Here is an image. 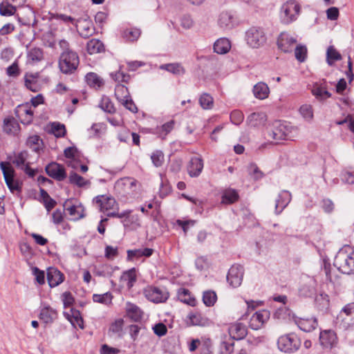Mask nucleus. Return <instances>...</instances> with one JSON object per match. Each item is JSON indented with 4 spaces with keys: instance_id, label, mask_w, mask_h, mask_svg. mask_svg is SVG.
Returning <instances> with one entry per match:
<instances>
[{
    "instance_id": "41",
    "label": "nucleus",
    "mask_w": 354,
    "mask_h": 354,
    "mask_svg": "<svg viewBox=\"0 0 354 354\" xmlns=\"http://www.w3.org/2000/svg\"><path fill=\"white\" fill-rule=\"evenodd\" d=\"M115 95L120 103L130 97L128 88L122 84H118L115 86Z\"/></svg>"
},
{
    "instance_id": "6",
    "label": "nucleus",
    "mask_w": 354,
    "mask_h": 354,
    "mask_svg": "<svg viewBox=\"0 0 354 354\" xmlns=\"http://www.w3.org/2000/svg\"><path fill=\"white\" fill-rule=\"evenodd\" d=\"M95 201L99 206L100 211L106 214L108 216L122 218L127 214L126 212L119 214L113 211L117 207V203L112 197L98 196L95 198Z\"/></svg>"
},
{
    "instance_id": "52",
    "label": "nucleus",
    "mask_w": 354,
    "mask_h": 354,
    "mask_svg": "<svg viewBox=\"0 0 354 354\" xmlns=\"http://www.w3.org/2000/svg\"><path fill=\"white\" fill-rule=\"evenodd\" d=\"M122 279L127 281V286L131 288L136 281V274L134 269L125 272L122 275Z\"/></svg>"
},
{
    "instance_id": "5",
    "label": "nucleus",
    "mask_w": 354,
    "mask_h": 354,
    "mask_svg": "<svg viewBox=\"0 0 354 354\" xmlns=\"http://www.w3.org/2000/svg\"><path fill=\"white\" fill-rule=\"evenodd\" d=\"M79 64V57L72 50L64 51L59 60V67L64 73H72Z\"/></svg>"
},
{
    "instance_id": "51",
    "label": "nucleus",
    "mask_w": 354,
    "mask_h": 354,
    "mask_svg": "<svg viewBox=\"0 0 354 354\" xmlns=\"http://www.w3.org/2000/svg\"><path fill=\"white\" fill-rule=\"evenodd\" d=\"M17 11L15 6L8 3H0V15L2 16H12L14 15Z\"/></svg>"
},
{
    "instance_id": "8",
    "label": "nucleus",
    "mask_w": 354,
    "mask_h": 354,
    "mask_svg": "<svg viewBox=\"0 0 354 354\" xmlns=\"http://www.w3.org/2000/svg\"><path fill=\"white\" fill-rule=\"evenodd\" d=\"M0 167L3 172L5 182L9 189L14 192L19 189V184L15 180V170L9 162H1Z\"/></svg>"
},
{
    "instance_id": "14",
    "label": "nucleus",
    "mask_w": 354,
    "mask_h": 354,
    "mask_svg": "<svg viewBox=\"0 0 354 354\" xmlns=\"http://www.w3.org/2000/svg\"><path fill=\"white\" fill-rule=\"evenodd\" d=\"M270 313L263 310L257 311L252 315L249 322V327L253 330L261 328L263 325L269 319Z\"/></svg>"
},
{
    "instance_id": "64",
    "label": "nucleus",
    "mask_w": 354,
    "mask_h": 354,
    "mask_svg": "<svg viewBox=\"0 0 354 354\" xmlns=\"http://www.w3.org/2000/svg\"><path fill=\"white\" fill-rule=\"evenodd\" d=\"M327 18L329 20H337L339 17V10L336 7H331L326 10Z\"/></svg>"
},
{
    "instance_id": "32",
    "label": "nucleus",
    "mask_w": 354,
    "mask_h": 354,
    "mask_svg": "<svg viewBox=\"0 0 354 354\" xmlns=\"http://www.w3.org/2000/svg\"><path fill=\"white\" fill-rule=\"evenodd\" d=\"M160 68L165 70L176 75H181L185 73V69L180 63L162 64L160 66Z\"/></svg>"
},
{
    "instance_id": "47",
    "label": "nucleus",
    "mask_w": 354,
    "mask_h": 354,
    "mask_svg": "<svg viewBox=\"0 0 354 354\" xmlns=\"http://www.w3.org/2000/svg\"><path fill=\"white\" fill-rule=\"evenodd\" d=\"M174 121L171 120L167 122L162 124L160 127L157 128L156 133L160 138H165V137L174 129Z\"/></svg>"
},
{
    "instance_id": "28",
    "label": "nucleus",
    "mask_w": 354,
    "mask_h": 354,
    "mask_svg": "<svg viewBox=\"0 0 354 354\" xmlns=\"http://www.w3.org/2000/svg\"><path fill=\"white\" fill-rule=\"evenodd\" d=\"M252 91L256 98L263 100L268 97L270 88L266 83L260 82L254 86Z\"/></svg>"
},
{
    "instance_id": "7",
    "label": "nucleus",
    "mask_w": 354,
    "mask_h": 354,
    "mask_svg": "<svg viewBox=\"0 0 354 354\" xmlns=\"http://www.w3.org/2000/svg\"><path fill=\"white\" fill-rule=\"evenodd\" d=\"M300 12L299 5L295 1L285 3L281 8L280 18L282 23L288 24L296 20Z\"/></svg>"
},
{
    "instance_id": "35",
    "label": "nucleus",
    "mask_w": 354,
    "mask_h": 354,
    "mask_svg": "<svg viewBox=\"0 0 354 354\" xmlns=\"http://www.w3.org/2000/svg\"><path fill=\"white\" fill-rule=\"evenodd\" d=\"M126 212L124 218L123 223L124 226H131L133 228H137L140 226V222L139 216L137 214H131L129 211H124Z\"/></svg>"
},
{
    "instance_id": "58",
    "label": "nucleus",
    "mask_w": 354,
    "mask_h": 354,
    "mask_svg": "<svg viewBox=\"0 0 354 354\" xmlns=\"http://www.w3.org/2000/svg\"><path fill=\"white\" fill-rule=\"evenodd\" d=\"M93 299L95 302L106 304L111 301L112 296L111 293L106 292L103 295H93Z\"/></svg>"
},
{
    "instance_id": "43",
    "label": "nucleus",
    "mask_w": 354,
    "mask_h": 354,
    "mask_svg": "<svg viewBox=\"0 0 354 354\" xmlns=\"http://www.w3.org/2000/svg\"><path fill=\"white\" fill-rule=\"evenodd\" d=\"M28 158V153L26 151H21L15 155L13 163L15 164L17 167H21L22 169L24 167H25L26 164H29L27 162Z\"/></svg>"
},
{
    "instance_id": "36",
    "label": "nucleus",
    "mask_w": 354,
    "mask_h": 354,
    "mask_svg": "<svg viewBox=\"0 0 354 354\" xmlns=\"http://www.w3.org/2000/svg\"><path fill=\"white\" fill-rule=\"evenodd\" d=\"M85 78L88 85L91 87L98 88L104 84L103 80L95 73H88Z\"/></svg>"
},
{
    "instance_id": "22",
    "label": "nucleus",
    "mask_w": 354,
    "mask_h": 354,
    "mask_svg": "<svg viewBox=\"0 0 354 354\" xmlns=\"http://www.w3.org/2000/svg\"><path fill=\"white\" fill-rule=\"evenodd\" d=\"M16 113L24 124H29L33 119V111L28 104L20 105L17 107Z\"/></svg>"
},
{
    "instance_id": "55",
    "label": "nucleus",
    "mask_w": 354,
    "mask_h": 354,
    "mask_svg": "<svg viewBox=\"0 0 354 354\" xmlns=\"http://www.w3.org/2000/svg\"><path fill=\"white\" fill-rule=\"evenodd\" d=\"M151 159L155 167H160L162 166L165 160L164 154L160 150L155 151L151 155Z\"/></svg>"
},
{
    "instance_id": "12",
    "label": "nucleus",
    "mask_w": 354,
    "mask_h": 354,
    "mask_svg": "<svg viewBox=\"0 0 354 354\" xmlns=\"http://www.w3.org/2000/svg\"><path fill=\"white\" fill-rule=\"evenodd\" d=\"M296 43L297 39L286 32H281L277 39L278 48L286 53L292 52Z\"/></svg>"
},
{
    "instance_id": "31",
    "label": "nucleus",
    "mask_w": 354,
    "mask_h": 354,
    "mask_svg": "<svg viewBox=\"0 0 354 354\" xmlns=\"http://www.w3.org/2000/svg\"><path fill=\"white\" fill-rule=\"evenodd\" d=\"M126 312L128 317L135 322L140 321L142 317V311L132 303L127 302L126 304Z\"/></svg>"
},
{
    "instance_id": "30",
    "label": "nucleus",
    "mask_w": 354,
    "mask_h": 354,
    "mask_svg": "<svg viewBox=\"0 0 354 354\" xmlns=\"http://www.w3.org/2000/svg\"><path fill=\"white\" fill-rule=\"evenodd\" d=\"M77 27L80 35L83 37H88L93 33V24L90 20L84 19L78 21Z\"/></svg>"
},
{
    "instance_id": "17",
    "label": "nucleus",
    "mask_w": 354,
    "mask_h": 354,
    "mask_svg": "<svg viewBox=\"0 0 354 354\" xmlns=\"http://www.w3.org/2000/svg\"><path fill=\"white\" fill-rule=\"evenodd\" d=\"M65 210L71 216L73 220H78L84 217V207L83 206L76 202L75 204L72 203V200H67L64 205Z\"/></svg>"
},
{
    "instance_id": "21",
    "label": "nucleus",
    "mask_w": 354,
    "mask_h": 354,
    "mask_svg": "<svg viewBox=\"0 0 354 354\" xmlns=\"http://www.w3.org/2000/svg\"><path fill=\"white\" fill-rule=\"evenodd\" d=\"M291 194L286 190L281 191L275 199V212L280 214L291 201Z\"/></svg>"
},
{
    "instance_id": "56",
    "label": "nucleus",
    "mask_w": 354,
    "mask_h": 354,
    "mask_svg": "<svg viewBox=\"0 0 354 354\" xmlns=\"http://www.w3.org/2000/svg\"><path fill=\"white\" fill-rule=\"evenodd\" d=\"M307 48L305 46L298 45L295 47V55L296 59L300 62H304L306 57Z\"/></svg>"
},
{
    "instance_id": "53",
    "label": "nucleus",
    "mask_w": 354,
    "mask_h": 354,
    "mask_svg": "<svg viewBox=\"0 0 354 354\" xmlns=\"http://www.w3.org/2000/svg\"><path fill=\"white\" fill-rule=\"evenodd\" d=\"M99 107L107 113H113L115 111L114 106L110 99L107 97H103L99 104Z\"/></svg>"
},
{
    "instance_id": "1",
    "label": "nucleus",
    "mask_w": 354,
    "mask_h": 354,
    "mask_svg": "<svg viewBox=\"0 0 354 354\" xmlns=\"http://www.w3.org/2000/svg\"><path fill=\"white\" fill-rule=\"evenodd\" d=\"M333 265L343 274L354 273V250L349 245H345L337 253Z\"/></svg>"
},
{
    "instance_id": "40",
    "label": "nucleus",
    "mask_w": 354,
    "mask_h": 354,
    "mask_svg": "<svg viewBox=\"0 0 354 354\" xmlns=\"http://www.w3.org/2000/svg\"><path fill=\"white\" fill-rule=\"evenodd\" d=\"M87 51L89 54L100 53L104 49L103 44L98 39H93L87 43Z\"/></svg>"
},
{
    "instance_id": "59",
    "label": "nucleus",
    "mask_w": 354,
    "mask_h": 354,
    "mask_svg": "<svg viewBox=\"0 0 354 354\" xmlns=\"http://www.w3.org/2000/svg\"><path fill=\"white\" fill-rule=\"evenodd\" d=\"M111 76L114 81L118 82H127L129 80V75L120 71H118L115 73H111Z\"/></svg>"
},
{
    "instance_id": "25",
    "label": "nucleus",
    "mask_w": 354,
    "mask_h": 354,
    "mask_svg": "<svg viewBox=\"0 0 354 354\" xmlns=\"http://www.w3.org/2000/svg\"><path fill=\"white\" fill-rule=\"evenodd\" d=\"M203 168V162L199 157H194L189 161L187 167L188 174L191 177H196L200 175Z\"/></svg>"
},
{
    "instance_id": "20",
    "label": "nucleus",
    "mask_w": 354,
    "mask_h": 354,
    "mask_svg": "<svg viewBox=\"0 0 354 354\" xmlns=\"http://www.w3.org/2000/svg\"><path fill=\"white\" fill-rule=\"evenodd\" d=\"M292 319L298 327L304 332H310L317 326L315 318L303 319L292 315Z\"/></svg>"
},
{
    "instance_id": "39",
    "label": "nucleus",
    "mask_w": 354,
    "mask_h": 354,
    "mask_svg": "<svg viewBox=\"0 0 354 354\" xmlns=\"http://www.w3.org/2000/svg\"><path fill=\"white\" fill-rule=\"evenodd\" d=\"M239 195L234 189H226L222 195L221 203L223 204H231L238 200Z\"/></svg>"
},
{
    "instance_id": "9",
    "label": "nucleus",
    "mask_w": 354,
    "mask_h": 354,
    "mask_svg": "<svg viewBox=\"0 0 354 354\" xmlns=\"http://www.w3.org/2000/svg\"><path fill=\"white\" fill-rule=\"evenodd\" d=\"M137 183L136 180L129 177H124L115 182L114 189L120 194H129L135 192Z\"/></svg>"
},
{
    "instance_id": "50",
    "label": "nucleus",
    "mask_w": 354,
    "mask_h": 354,
    "mask_svg": "<svg viewBox=\"0 0 354 354\" xmlns=\"http://www.w3.org/2000/svg\"><path fill=\"white\" fill-rule=\"evenodd\" d=\"M42 144V140L39 136L33 135L30 136L27 140V145L35 151H38Z\"/></svg>"
},
{
    "instance_id": "29",
    "label": "nucleus",
    "mask_w": 354,
    "mask_h": 354,
    "mask_svg": "<svg viewBox=\"0 0 354 354\" xmlns=\"http://www.w3.org/2000/svg\"><path fill=\"white\" fill-rule=\"evenodd\" d=\"M19 124L15 118H8L3 120V130L6 133L16 135L19 131Z\"/></svg>"
},
{
    "instance_id": "60",
    "label": "nucleus",
    "mask_w": 354,
    "mask_h": 354,
    "mask_svg": "<svg viewBox=\"0 0 354 354\" xmlns=\"http://www.w3.org/2000/svg\"><path fill=\"white\" fill-rule=\"evenodd\" d=\"M52 132L56 137H62L65 135L66 129L64 124L53 123L52 125Z\"/></svg>"
},
{
    "instance_id": "23",
    "label": "nucleus",
    "mask_w": 354,
    "mask_h": 354,
    "mask_svg": "<svg viewBox=\"0 0 354 354\" xmlns=\"http://www.w3.org/2000/svg\"><path fill=\"white\" fill-rule=\"evenodd\" d=\"M47 280L51 288L55 287L64 281V275L55 268L47 270Z\"/></svg>"
},
{
    "instance_id": "37",
    "label": "nucleus",
    "mask_w": 354,
    "mask_h": 354,
    "mask_svg": "<svg viewBox=\"0 0 354 354\" xmlns=\"http://www.w3.org/2000/svg\"><path fill=\"white\" fill-rule=\"evenodd\" d=\"M43 58V53L40 48H34L28 52L27 62L33 64L41 61Z\"/></svg>"
},
{
    "instance_id": "24",
    "label": "nucleus",
    "mask_w": 354,
    "mask_h": 354,
    "mask_svg": "<svg viewBox=\"0 0 354 354\" xmlns=\"http://www.w3.org/2000/svg\"><path fill=\"white\" fill-rule=\"evenodd\" d=\"M321 345L326 348H330L337 342L336 334L332 330H324L320 333Z\"/></svg>"
},
{
    "instance_id": "33",
    "label": "nucleus",
    "mask_w": 354,
    "mask_h": 354,
    "mask_svg": "<svg viewBox=\"0 0 354 354\" xmlns=\"http://www.w3.org/2000/svg\"><path fill=\"white\" fill-rule=\"evenodd\" d=\"M313 95L319 100L322 101L330 97V93L322 84H315L312 88Z\"/></svg>"
},
{
    "instance_id": "63",
    "label": "nucleus",
    "mask_w": 354,
    "mask_h": 354,
    "mask_svg": "<svg viewBox=\"0 0 354 354\" xmlns=\"http://www.w3.org/2000/svg\"><path fill=\"white\" fill-rule=\"evenodd\" d=\"M230 119L232 123L239 125L242 122L243 116L240 111H234L231 113Z\"/></svg>"
},
{
    "instance_id": "34",
    "label": "nucleus",
    "mask_w": 354,
    "mask_h": 354,
    "mask_svg": "<svg viewBox=\"0 0 354 354\" xmlns=\"http://www.w3.org/2000/svg\"><path fill=\"white\" fill-rule=\"evenodd\" d=\"M178 297L180 301L187 304L189 306H195L196 305V300L191 295L189 291L187 289H179L178 292Z\"/></svg>"
},
{
    "instance_id": "13",
    "label": "nucleus",
    "mask_w": 354,
    "mask_h": 354,
    "mask_svg": "<svg viewBox=\"0 0 354 354\" xmlns=\"http://www.w3.org/2000/svg\"><path fill=\"white\" fill-rule=\"evenodd\" d=\"M243 277V268L241 265H234L228 271L227 280L232 287L236 288L241 284Z\"/></svg>"
},
{
    "instance_id": "62",
    "label": "nucleus",
    "mask_w": 354,
    "mask_h": 354,
    "mask_svg": "<svg viewBox=\"0 0 354 354\" xmlns=\"http://www.w3.org/2000/svg\"><path fill=\"white\" fill-rule=\"evenodd\" d=\"M118 248L107 245L105 248V257L109 259H113L118 255Z\"/></svg>"
},
{
    "instance_id": "3",
    "label": "nucleus",
    "mask_w": 354,
    "mask_h": 354,
    "mask_svg": "<svg viewBox=\"0 0 354 354\" xmlns=\"http://www.w3.org/2000/svg\"><path fill=\"white\" fill-rule=\"evenodd\" d=\"M266 41V35L261 28L253 26L245 32V41L252 48L263 46Z\"/></svg>"
},
{
    "instance_id": "4",
    "label": "nucleus",
    "mask_w": 354,
    "mask_h": 354,
    "mask_svg": "<svg viewBox=\"0 0 354 354\" xmlns=\"http://www.w3.org/2000/svg\"><path fill=\"white\" fill-rule=\"evenodd\" d=\"M301 346L299 338L294 333L281 335L277 340L278 348L286 353H292L299 350Z\"/></svg>"
},
{
    "instance_id": "2",
    "label": "nucleus",
    "mask_w": 354,
    "mask_h": 354,
    "mask_svg": "<svg viewBox=\"0 0 354 354\" xmlns=\"http://www.w3.org/2000/svg\"><path fill=\"white\" fill-rule=\"evenodd\" d=\"M274 129L270 134V137L275 141L276 143H279L281 140H293L296 133V128L288 126L284 123H281L280 121H275L273 123Z\"/></svg>"
},
{
    "instance_id": "57",
    "label": "nucleus",
    "mask_w": 354,
    "mask_h": 354,
    "mask_svg": "<svg viewBox=\"0 0 354 354\" xmlns=\"http://www.w3.org/2000/svg\"><path fill=\"white\" fill-rule=\"evenodd\" d=\"M248 175L254 180H257L263 177V173L254 164H251L248 167Z\"/></svg>"
},
{
    "instance_id": "49",
    "label": "nucleus",
    "mask_w": 354,
    "mask_h": 354,
    "mask_svg": "<svg viewBox=\"0 0 354 354\" xmlns=\"http://www.w3.org/2000/svg\"><path fill=\"white\" fill-rule=\"evenodd\" d=\"M199 104L203 109H210L214 105L213 97L207 93H203L199 98Z\"/></svg>"
},
{
    "instance_id": "42",
    "label": "nucleus",
    "mask_w": 354,
    "mask_h": 354,
    "mask_svg": "<svg viewBox=\"0 0 354 354\" xmlns=\"http://www.w3.org/2000/svg\"><path fill=\"white\" fill-rule=\"evenodd\" d=\"M243 325L241 323H236L229 328L230 335L234 339H241L243 338Z\"/></svg>"
},
{
    "instance_id": "54",
    "label": "nucleus",
    "mask_w": 354,
    "mask_h": 354,
    "mask_svg": "<svg viewBox=\"0 0 354 354\" xmlns=\"http://www.w3.org/2000/svg\"><path fill=\"white\" fill-rule=\"evenodd\" d=\"M140 35V31L137 28L127 29L123 32V37L127 40L133 41Z\"/></svg>"
},
{
    "instance_id": "16",
    "label": "nucleus",
    "mask_w": 354,
    "mask_h": 354,
    "mask_svg": "<svg viewBox=\"0 0 354 354\" xmlns=\"http://www.w3.org/2000/svg\"><path fill=\"white\" fill-rule=\"evenodd\" d=\"M340 317L345 328L354 326V303L348 304L342 308Z\"/></svg>"
},
{
    "instance_id": "18",
    "label": "nucleus",
    "mask_w": 354,
    "mask_h": 354,
    "mask_svg": "<svg viewBox=\"0 0 354 354\" xmlns=\"http://www.w3.org/2000/svg\"><path fill=\"white\" fill-rule=\"evenodd\" d=\"M267 122V115L263 112H254L248 117L247 124L249 128L259 129L263 127Z\"/></svg>"
},
{
    "instance_id": "61",
    "label": "nucleus",
    "mask_w": 354,
    "mask_h": 354,
    "mask_svg": "<svg viewBox=\"0 0 354 354\" xmlns=\"http://www.w3.org/2000/svg\"><path fill=\"white\" fill-rule=\"evenodd\" d=\"M62 301L64 308L70 307L73 305L74 301V298L72 296L71 293L69 292H65L62 295Z\"/></svg>"
},
{
    "instance_id": "26",
    "label": "nucleus",
    "mask_w": 354,
    "mask_h": 354,
    "mask_svg": "<svg viewBox=\"0 0 354 354\" xmlns=\"http://www.w3.org/2000/svg\"><path fill=\"white\" fill-rule=\"evenodd\" d=\"M25 85L31 91H39L41 88V84L39 82V73H26L25 75Z\"/></svg>"
},
{
    "instance_id": "44",
    "label": "nucleus",
    "mask_w": 354,
    "mask_h": 354,
    "mask_svg": "<svg viewBox=\"0 0 354 354\" xmlns=\"http://www.w3.org/2000/svg\"><path fill=\"white\" fill-rule=\"evenodd\" d=\"M216 299L217 296L215 292L207 290L203 292V301L206 306H213Z\"/></svg>"
},
{
    "instance_id": "15",
    "label": "nucleus",
    "mask_w": 354,
    "mask_h": 354,
    "mask_svg": "<svg viewBox=\"0 0 354 354\" xmlns=\"http://www.w3.org/2000/svg\"><path fill=\"white\" fill-rule=\"evenodd\" d=\"M47 174L59 181L64 180L66 177V173L64 166L55 162L49 163L45 168Z\"/></svg>"
},
{
    "instance_id": "11",
    "label": "nucleus",
    "mask_w": 354,
    "mask_h": 354,
    "mask_svg": "<svg viewBox=\"0 0 354 354\" xmlns=\"http://www.w3.org/2000/svg\"><path fill=\"white\" fill-rule=\"evenodd\" d=\"M218 25L223 30H232L238 25V20L234 12L223 11L218 16Z\"/></svg>"
},
{
    "instance_id": "46",
    "label": "nucleus",
    "mask_w": 354,
    "mask_h": 354,
    "mask_svg": "<svg viewBox=\"0 0 354 354\" xmlns=\"http://www.w3.org/2000/svg\"><path fill=\"white\" fill-rule=\"evenodd\" d=\"M299 113L306 121L310 122L313 118V110L312 106L310 104H303L301 106Z\"/></svg>"
},
{
    "instance_id": "45",
    "label": "nucleus",
    "mask_w": 354,
    "mask_h": 354,
    "mask_svg": "<svg viewBox=\"0 0 354 354\" xmlns=\"http://www.w3.org/2000/svg\"><path fill=\"white\" fill-rule=\"evenodd\" d=\"M69 181L71 183L77 185L78 187H84L90 184V182L76 173L72 172L69 175Z\"/></svg>"
},
{
    "instance_id": "38",
    "label": "nucleus",
    "mask_w": 354,
    "mask_h": 354,
    "mask_svg": "<svg viewBox=\"0 0 354 354\" xmlns=\"http://www.w3.org/2000/svg\"><path fill=\"white\" fill-rule=\"evenodd\" d=\"M56 316V310L50 307H44L41 310L40 319L45 323L52 322Z\"/></svg>"
},
{
    "instance_id": "48",
    "label": "nucleus",
    "mask_w": 354,
    "mask_h": 354,
    "mask_svg": "<svg viewBox=\"0 0 354 354\" xmlns=\"http://www.w3.org/2000/svg\"><path fill=\"white\" fill-rule=\"evenodd\" d=\"M327 62L329 65H332L334 61L340 60L342 56L339 52L333 46H330L328 48L326 52Z\"/></svg>"
},
{
    "instance_id": "19",
    "label": "nucleus",
    "mask_w": 354,
    "mask_h": 354,
    "mask_svg": "<svg viewBox=\"0 0 354 354\" xmlns=\"http://www.w3.org/2000/svg\"><path fill=\"white\" fill-rule=\"evenodd\" d=\"M186 323L188 326H208L210 321L198 312H191L186 317Z\"/></svg>"
},
{
    "instance_id": "27",
    "label": "nucleus",
    "mask_w": 354,
    "mask_h": 354,
    "mask_svg": "<svg viewBox=\"0 0 354 354\" xmlns=\"http://www.w3.org/2000/svg\"><path fill=\"white\" fill-rule=\"evenodd\" d=\"M213 49L214 52L217 54H226L231 49V43L225 37L219 38L214 42Z\"/></svg>"
},
{
    "instance_id": "10",
    "label": "nucleus",
    "mask_w": 354,
    "mask_h": 354,
    "mask_svg": "<svg viewBox=\"0 0 354 354\" xmlns=\"http://www.w3.org/2000/svg\"><path fill=\"white\" fill-rule=\"evenodd\" d=\"M145 297L154 303H161L165 301L169 297L167 291L160 288L148 286L144 290Z\"/></svg>"
}]
</instances>
